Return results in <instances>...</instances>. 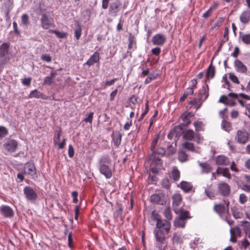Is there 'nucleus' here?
<instances>
[{"label":"nucleus","instance_id":"nucleus-1","mask_svg":"<svg viewBox=\"0 0 250 250\" xmlns=\"http://www.w3.org/2000/svg\"><path fill=\"white\" fill-rule=\"evenodd\" d=\"M99 170L101 174L106 178L109 179L112 177V170L110 167L111 160L108 156H104L100 160Z\"/></svg>","mask_w":250,"mask_h":250},{"label":"nucleus","instance_id":"nucleus-2","mask_svg":"<svg viewBox=\"0 0 250 250\" xmlns=\"http://www.w3.org/2000/svg\"><path fill=\"white\" fill-rule=\"evenodd\" d=\"M154 220L157 221L156 226L157 229H163L166 234H167L170 230L171 225L169 222L167 220H161L159 215L155 211L152 213Z\"/></svg>","mask_w":250,"mask_h":250},{"label":"nucleus","instance_id":"nucleus-3","mask_svg":"<svg viewBox=\"0 0 250 250\" xmlns=\"http://www.w3.org/2000/svg\"><path fill=\"white\" fill-rule=\"evenodd\" d=\"M249 134L245 130H238L237 131L235 140L238 144H245L249 140Z\"/></svg>","mask_w":250,"mask_h":250},{"label":"nucleus","instance_id":"nucleus-4","mask_svg":"<svg viewBox=\"0 0 250 250\" xmlns=\"http://www.w3.org/2000/svg\"><path fill=\"white\" fill-rule=\"evenodd\" d=\"M23 192L26 199L29 201H34L38 198L37 193L29 186H26L24 188Z\"/></svg>","mask_w":250,"mask_h":250},{"label":"nucleus","instance_id":"nucleus-5","mask_svg":"<svg viewBox=\"0 0 250 250\" xmlns=\"http://www.w3.org/2000/svg\"><path fill=\"white\" fill-rule=\"evenodd\" d=\"M217 189L220 194L223 196H229L230 193V187L226 183L220 182L217 185Z\"/></svg>","mask_w":250,"mask_h":250},{"label":"nucleus","instance_id":"nucleus-6","mask_svg":"<svg viewBox=\"0 0 250 250\" xmlns=\"http://www.w3.org/2000/svg\"><path fill=\"white\" fill-rule=\"evenodd\" d=\"M183 138L185 140L191 141L194 139L197 143L200 142V136L198 133H195L192 129H188L183 132Z\"/></svg>","mask_w":250,"mask_h":250},{"label":"nucleus","instance_id":"nucleus-7","mask_svg":"<svg viewBox=\"0 0 250 250\" xmlns=\"http://www.w3.org/2000/svg\"><path fill=\"white\" fill-rule=\"evenodd\" d=\"M41 15V26L42 28L44 29H48L53 25V20L50 19L47 14L44 12H42Z\"/></svg>","mask_w":250,"mask_h":250},{"label":"nucleus","instance_id":"nucleus-8","mask_svg":"<svg viewBox=\"0 0 250 250\" xmlns=\"http://www.w3.org/2000/svg\"><path fill=\"white\" fill-rule=\"evenodd\" d=\"M167 38L165 35L162 34H157L152 38V42L155 45H163L166 42Z\"/></svg>","mask_w":250,"mask_h":250},{"label":"nucleus","instance_id":"nucleus-9","mask_svg":"<svg viewBox=\"0 0 250 250\" xmlns=\"http://www.w3.org/2000/svg\"><path fill=\"white\" fill-rule=\"evenodd\" d=\"M165 195L163 193L154 194L150 197V201L155 204L164 205L166 202L164 200Z\"/></svg>","mask_w":250,"mask_h":250},{"label":"nucleus","instance_id":"nucleus-10","mask_svg":"<svg viewBox=\"0 0 250 250\" xmlns=\"http://www.w3.org/2000/svg\"><path fill=\"white\" fill-rule=\"evenodd\" d=\"M172 207L175 211L177 213V208L180 206L182 202V197L180 193H175L172 196Z\"/></svg>","mask_w":250,"mask_h":250},{"label":"nucleus","instance_id":"nucleus-11","mask_svg":"<svg viewBox=\"0 0 250 250\" xmlns=\"http://www.w3.org/2000/svg\"><path fill=\"white\" fill-rule=\"evenodd\" d=\"M17 145V142L15 140H10L3 145V147L8 152H14L16 150Z\"/></svg>","mask_w":250,"mask_h":250},{"label":"nucleus","instance_id":"nucleus-12","mask_svg":"<svg viewBox=\"0 0 250 250\" xmlns=\"http://www.w3.org/2000/svg\"><path fill=\"white\" fill-rule=\"evenodd\" d=\"M230 233L231 235L230 241L232 242L235 243L236 242L237 237L241 236V231L238 226H236L230 229Z\"/></svg>","mask_w":250,"mask_h":250},{"label":"nucleus","instance_id":"nucleus-13","mask_svg":"<svg viewBox=\"0 0 250 250\" xmlns=\"http://www.w3.org/2000/svg\"><path fill=\"white\" fill-rule=\"evenodd\" d=\"M0 210L5 217L10 218L14 215L13 209L8 206L2 205L0 208Z\"/></svg>","mask_w":250,"mask_h":250},{"label":"nucleus","instance_id":"nucleus-14","mask_svg":"<svg viewBox=\"0 0 250 250\" xmlns=\"http://www.w3.org/2000/svg\"><path fill=\"white\" fill-rule=\"evenodd\" d=\"M25 172L32 177H36V169L33 163H27L25 167Z\"/></svg>","mask_w":250,"mask_h":250},{"label":"nucleus","instance_id":"nucleus-15","mask_svg":"<svg viewBox=\"0 0 250 250\" xmlns=\"http://www.w3.org/2000/svg\"><path fill=\"white\" fill-rule=\"evenodd\" d=\"M234 65L237 72L241 73H246L247 68L240 60L238 59L235 60Z\"/></svg>","mask_w":250,"mask_h":250},{"label":"nucleus","instance_id":"nucleus-16","mask_svg":"<svg viewBox=\"0 0 250 250\" xmlns=\"http://www.w3.org/2000/svg\"><path fill=\"white\" fill-rule=\"evenodd\" d=\"M10 47L9 43L4 42L0 46V59L4 60L5 56L8 54Z\"/></svg>","mask_w":250,"mask_h":250},{"label":"nucleus","instance_id":"nucleus-17","mask_svg":"<svg viewBox=\"0 0 250 250\" xmlns=\"http://www.w3.org/2000/svg\"><path fill=\"white\" fill-rule=\"evenodd\" d=\"M213 209L221 217H223V215L226 213H228V210L222 204L215 205L213 207Z\"/></svg>","mask_w":250,"mask_h":250},{"label":"nucleus","instance_id":"nucleus-18","mask_svg":"<svg viewBox=\"0 0 250 250\" xmlns=\"http://www.w3.org/2000/svg\"><path fill=\"white\" fill-rule=\"evenodd\" d=\"M100 60V54L98 52H95L91 56L90 58L85 62V64L88 66H91L95 63L98 62Z\"/></svg>","mask_w":250,"mask_h":250},{"label":"nucleus","instance_id":"nucleus-19","mask_svg":"<svg viewBox=\"0 0 250 250\" xmlns=\"http://www.w3.org/2000/svg\"><path fill=\"white\" fill-rule=\"evenodd\" d=\"M154 233L156 240L161 244H163L165 241V234L162 230L156 229H155Z\"/></svg>","mask_w":250,"mask_h":250},{"label":"nucleus","instance_id":"nucleus-20","mask_svg":"<svg viewBox=\"0 0 250 250\" xmlns=\"http://www.w3.org/2000/svg\"><path fill=\"white\" fill-rule=\"evenodd\" d=\"M238 98V95L236 94L233 93H230L229 94L226 104L230 106H235L236 104L234 101L233 99H237Z\"/></svg>","mask_w":250,"mask_h":250},{"label":"nucleus","instance_id":"nucleus-21","mask_svg":"<svg viewBox=\"0 0 250 250\" xmlns=\"http://www.w3.org/2000/svg\"><path fill=\"white\" fill-rule=\"evenodd\" d=\"M57 73L56 71L53 70L52 71L50 74V75L48 76H46L44 78L43 80V83L45 85H50L51 84L53 81L54 79L55 78Z\"/></svg>","mask_w":250,"mask_h":250},{"label":"nucleus","instance_id":"nucleus-22","mask_svg":"<svg viewBox=\"0 0 250 250\" xmlns=\"http://www.w3.org/2000/svg\"><path fill=\"white\" fill-rule=\"evenodd\" d=\"M240 20L244 24L248 23L250 21V12L244 11L240 16Z\"/></svg>","mask_w":250,"mask_h":250},{"label":"nucleus","instance_id":"nucleus-23","mask_svg":"<svg viewBox=\"0 0 250 250\" xmlns=\"http://www.w3.org/2000/svg\"><path fill=\"white\" fill-rule=\"evenodd\" d=\"M205 193L207 196H208L209 199H214L217 193L215 191V189L212 188V186H209L206 189H205Z\"/></svg>","mask_w":250,"mask_h":250},{"label":"nucleus","instance_id":"nucleus-24","mask_svg":"<svg viewBox=\"0 0 250 250\" xmlns=\"http://www.w3.org/2000/svg\"><path fill=\"white\" fill-rule=\"evenodd\" d=\"M180 187L185 192H188L193 188L192 185L186 181H182L180 184Z\"/></svg>","mask_w":250,"mask_h":250},{"label":"nucleus","instance_id":"nucleus-25","mask_svg":"<svg viewBox=\"0 0 250 250\" xmlns=\"http://www.w3.org/2000/svg\"><path fill=\"white\" fill-rule=\"evenodd\" d=\"M216 164L218 165L228 166L229 164V159L224 156H219L216 158Z\"/></svg>","mask_w":250,"mask_h":250},{"label":"nucleus","instance_id":"nucleus-26","mask_svg":"<svg viewBox=\"0 0 250 250\" xmlns=\"http://www.w3.org/2000/svg\"><path fill=\"white\" fill-rule=\"evenodd\" d=\"M216 173L218 175H222L224 177H227L228 179L231 178V175L229 172V169L227 168H222L219 167L216 170Z\"/></svg>","mask_w":250,"mask_h":250},{"label":"nucleus","instance_id":"nucleus-27","mask_svg":"<svg viewBox=\"0 0 250 250\" xmlns=\"http://www.w3.org/2000/svg\"><path fill=\"white\" fill-rule=\"evenodd\" d=\"M184 127V126L183 125H179L175 126L174 128L171 130V133H174L176 137H178L183 133Z\"/></svg>","mask_w":250,"mask_h":250},{"label":"nucleus","instance_id":"nucleus-28","mask_svg":"<svg viewBox=\"0 0 250 250\" xmlns=\"http://www.w3.org/2000/svg\"><path fill=\"white\" fill-rule=\"evenodd\" d=\"M122 135L119 132H117L112 135V140L114 144L119 146L121 143Z\"/></svg>","mask_w":250,"mask_h":250},{"label":"nucleus","instance_id":"nucleus-29","mask_svg":"<svg viewBox=\"0 0 250 250\" xmlns=\"http://www.w3.org/2000/svg\"><path fill=\"white\" fill-rule=\"evenodd\" d=\"M170 177L175 181L179 180L180 177V172L176 167H172Z\"/></svg>","mask_w":250,"mask_h":250},{"label":"nucleus","instance_id":"nucleus-30","mask_svg":"<svg viewBox=\"0 0 250 250\" xmlns=\"http://www.w3.org/2000/svg\"><path fill=\"white\" fill-rule=\"evenodd\" d=\"M215 73V67L210 64L208 67L207 73L206 77L208 79H212L214 77Z\"/></svg>","mask_w":250,"mask_h":250},{"label":"nucleus","instance_id":"nucleus-31","mask_svg":"<svg viewBox=\"0 0 250 250\" xmlns=\"http://www.w3.org/2000/svg\"><path fill=\"white\" fill-rule=\"evenodd\" d=\"M29 98H41L44 99L43 94L37 89L32 91L29 95Z\"/></svg>","mask_w":250,"mask_h":250},{"label":"nucleus","instance_id":"nucleus-32","mask_svg":"<svg viewBox=\"0 0 250 250\" xmlns=\"http://www.w3.org/2000/svg\"><path fill=\"white\" fill-rule=\"evenodd\" d=\"M120 3L119 2L112 3L109 7V12L111 13L116 14L119 11V7Z\"/></svg>","mask_w":250,"mask_h":250},{"label":"nucleus","instance_id":"nucleus-33","mask_svg":"<svg viewBox=\"0 0 250 250\" xmlns=\"http://www.w3.org/2000/svg\"><path fill=\"white\" fill-rule=\"evenodd\" d=\"M199 166L202 169V172L204 173H208L211 170V167L207 163H199Z\"/></svg>","mask_w":250,"mask_h":250},{"label":"nucleus","instance_id":"nucleus-34","mask_svg":"<svg viewBox=\"0 0 250 250\" xmlns=\"http://www.w3.org/2000/svg\"><path fill=\"white\" fill-rule=\"evenodd\" d=\"M203 93L199 94V95L200 100L202 101H205L208 96V86L203 87Z\"/></svg>","mask_w":250,"mask_h":250},{"label":"nucleus","instance_id":"nucleus-35","mask_svg":"<svg viewBox=\"0 0 250 250\" xmlns=\"http://www.w3.org/2000/svg\"><path fill=\"white\" fill-rule=\"evenodd\" d=\"M240 38L246 44H250V34H243L240 33Z\"/></svg>","mask_w":250,"mask_h":250},{"label":"nucleus","instance_id":"nucleus-36","mask_svg":"<svg viewBox=\"0 0 250 250\" xmlns=\"http://www.w3.org/2000/svg\"><path fill=\"white\" fill-rule=\"evenodd\" d=\"M221 126L222 128L227 132H229L231 129V123L225 120L222 121Z\"/></svg>","mask_w":250,"mask_h":250},{"label":"nucleus","instance_id":"nucleus-37","mask_svg":"<svg viewBox=\"0 0 250 250\" xmlns=\"http://www.w3.org/2000/svg\"><path fill=\"white\" fill-rule=\"evenodd\" d=\"M182 147L191 151H194L195 148L193 144L186 142L182 144Z\"/></svg>","mask_w":250,"mask_h":250},{"label":"nucleus","instance_id":"nucleus-38","mask_svg":"<svg viewBox=\"0 0 250 250\" xmlns=\"http://www.w3.org/2000/svg\"><path fill=\"white\" fill-rule=\"evenodd\" d=\"M188 155L186 152L181 150L178 153V159L181 162H184L188 160Z\"/></svg>","mask_w":250,"mask_h":250},{"label":"nucleus","instance_id":"nucleus-39","mask_svg":"<svg viewBox=\"0 0 250 250\" xmlns=\"http://www.w3.org/2000/svg\"><path fill=\"white\" fill-rule=\"evenodd\" d=\"M231 211L233 216L236 219L241 218L243 216V213L236 207L232 208Z\"/></svg>","mask_w":250,"mask_h":250},{"label":"nucleus","instance_id":"nucleus-40","mask_svg":"<svg viewBox=\"0 0 250 250\" xmlns=\"http://www.w3.org/2000/svg\"><path fill=\"white\" fill-rule=\"evenodd\" d=\"M82 34V27L80 23H77L76 29L75 30V37L78 40L80 39Z\"/></svg>","mask_w":250,"mask_h":250},{"label":"nucleus","instance_id":"nucleus-41","mask_svg":"<svg viewBox=\"0 0 250 250\" xmlns=\"http://www.w3.org/2000/svg\"><path fill=\"white\" fill-rule=\"evenodd\" d=\"M182 120L183 122L182 125H183L184 126H188L190 123V121L189 118V116L188 114H183L181 116Z\"/></svg>","mask_w":250,"mask_h":250},{"label":"nucleus","instance_id":"nucleus-42","mask_svg":"<svg viewBox=\"0 0 250 250\" xmlns=\"http://www.w3.org/2000/svg\"><path fill=\"white\" fill-rule=\"evenodd\" d=\"M180 211V216L179 218L185 220L186 219L189 218V212L187 210L181 209Z\"/></svg>","mask_w":250,"mask_h":250},{"label":"nucleus","instance_id":"nucleus-43","mask_svg":"<svg viewBox=\"0 0 250 250\" xmlns=\"http://www.w3.org/2000/svg\"><path fill=\"white\" fill-rule=\"evenodd\" d=\"M186 222L185 220L179 218L174 222V225L178 228H184Z\"/></svg>","mask_w":250,"mask_h":250},{"label":"nucleus","instance_id":"nucleus-44","mask_svg":"<svg viewBox=\"0 0 250 250\" xmlns=\"http://www.w3.org/2000/svg\"><path fill=\"white\" fill-rule=\"evenodd\" d=\"M164 215L168 220H171L172 218V215L170 211L169 207L166 208L164 211Z\"/></svg>","mask_w":250,"mask_h":250},{"label":"nucleus","instance_id":"nucleus-45","mask_svg":"<svg viewBox=\"0 0 250 250\" xmlns=\"http://www.w3.org/2000/svg\"><path fill=\"white\" fill-rule=\"evenodd\" d=\"M248 201V198L244 193H241L239 195V202L241 204H245Z\"/></svg>","mask_w":250,"mask_h":250},{"label":"nucleus","instance_id":"nucleus-46","mask_svg":"<svg viewBox=\"0 0 250 250\" xmlns=\"http://www.w3.org/2000/svg\"><path fill=\"white\" fill-rule=\"evenodd\" d=\"M194 126L195 130L197 131H200L203 130V125L201 122H195L194 123Z\"/></svg>","mask_w":250,"mask_h":250},{"label":"nucleus","instance_id":"nucleus-47","mask_svg":"<svg viewBox=\"0 0 250 250\" xmlns=\"http://www.w3.org/2000/svg\"><path fill=\"white\" fill-rule=\"evenodd\" d=\"M7 129L4 126H0V137H4L8 134Z\"/></svg>","mask_w":250,"mask_h":250},{"label":"nucleus","instance_id":"nucleus-48","mask_svg":"<svg viewBox=\"0 0 250 250\" xmlns=\"http://www.w3.org/2000/svg\"><path fill=\"white\" fill-rule=\"evenodd\" d=\"M22 23L25 25H27L29 22V17L27 14H24L21 16Z\"/></svg>","mask_w":250,"mask_h":250},{"label":"nucleus","instance_id":"nucleus-49","mask_svg":"<svg viewBox=\"0 0 250 250\" xmlns=\"http://www.w3.org/2000/svg\"><path fill=\"white\" fill-rule=\"evenodd\" d=\"M250 244V243L247 239H245L243 240L241 242V249L243 250H246Z\"/></svg>","mask_w":250,"mask_h":250},{"label":"nucleus","instance_id":"nucleus-50","mask_svg":"<svg viewBox=\"0 0 250 250\" xmlns=\"http://www.w3.org/2000/svg\"><path fill=\"white\" fill-rule=\"evenodd\" d=\"M93 114H94L93 112H90V113H88L87 115V117H85L83 119V121L85 122H89L90 123H92L93 117Z\"/></svg>","mask_w":250,"mask_h":250},{"label":"nucleus","instance_id":"nucleus-51","mask_svg":"<svg viewBox=\"0 0 250 250\" xmlns=\"http://www.w3.org/2000/svg\"><path fill=\"white\" fill-rule=\"evenodd\" d=\"M229 29L228 27H226L225 28L224 33L223 35V37L224 38V40L222 41L223 42H226L228 41L229 40Z\"/></svg>","mask_w":250,"mask_h":250},{"label":"nucleus","instance_id":"nucleus-52","mask_svg":"<svg viewBox=\"0 0 250 250\" xmlns=\"http://www.w3.org/2000/svg\"><path fill=\"white\" fill-rule=\"evenodd\" d=\"M159 139V136H158L156 139H155L151 143V149L152 151V154H154L155 153L154 149L156 147V146L157 145L158 140Z\"/></svg>","mask_w":250,"mask_h":250},{"label":"nucleus","instance_id":"nucleus-53","mask_svg":"<svg viewBox=\"0 0 250 250\" xmlns=\"http://www.w3.org/2000/svg\"><path fill=\"white\" fill-rule=\"evenodd\" d=\"M156 78V77L154 76L153 74H151L149 75L145 80V83L147 84L150 83L152 80H155Z\"/></svg>","mask_w":250,"mask_h":250},{"label":"nucleus","instance_id":"nucleus-54","mask_svg":"<svg viewBox=\"0 0 250 250\" xmlns=\"http://www.w3.org/2000/svg\"><path fill=\"white\" fill-rule=\"evenodd\" d=\"M229 78L233 83L237 84L239 83L238 78L235 75L233 74H230L229 75Z\"/></svg>","mask_w":250,"mask_h":250},{"label":"nucleus","instance_id":"nucleus-55","mask_svg":"<svg viewBox=\"0 0 250 250\" xmlns=\"http://www.w3.org/2000/svg\"><path fill=\"white\" fill-rule=\"evenodd\" d=\"M61 133H62L61 130H59L57 132V136L55 137V138L54 139V143L55 145H56L57 143H58V142H59L60 137L61 136Z\"/></svg>","mask_w":250,"mask_h":250},{"label":"nucleus","instance_id":"nucleus-56","mask_svg":"<svg viewBox=\"0 0 250 250\" xmlns=\"http://www.w3.org/2000/svg\"><path fill=\"white\" fill-rule=\"evenodd\" d=\"M129 43H128V48H131L132 47L133 43L134 42V37L131 34H130V36L128 39Z\"/></svg>","mask_w":250,"mask_h":250},{"label":"nucleus","instance_id":"nucleus-57","mask_svg":"<svg viewBox=\"0 0 250 250\" xmlns=\"http://www.w3.org/2000/svg\"><path fill=\"white\" fill-rule=\"evenodd\" d=\"M68 153V155L70 158H72L73 157L74 154V148L71 145H70L69 146Z\"/></svg>","mask_w":250,"mask_h":250},{"label":"nucleus","instance_id":"nucleus-58","mask_svg":"<svg viewBox=\"0 0 250 250\" xmlns=\"http://www.w3.org/2000/svg\"><path fill=\"white\" fill-rule=\"evenodd\" d=\"M56 35L58 38L62 39L66 38L67 34L65 32H61L57 30Z\"/></svg>","mask_w":250,"mask_h":250},{"label":"nucleus","instance_id":"nucleus-59","mask_svg":"<svg viewBox=\"0 0 250 250\" xmlns=\"http://www.w3.org/2000/svg\"><path fill=\"white\" fill-rule=\"evenodd\" d=\"M162 185L163 187L167 188L170 187L169 180L167 179L163 180Z\"/></svg>","mask_w":250,"mask_h":250},{"label":"nucleus","instance_id":"nucleus-60","mask_svg":"<svg viewBox=\"0 0 250 250\" xmlns=\"http://www.w3.org/2000/svg\"><path fill=\"white\" fill-rule=\"evenodd\" d=\"M72 196L73 197V202L74 203H77L78 202V193L77 191H73L72 192Z\"/></svg>","mask_w":250,"mask_h":250},{"label":"nucleus","instance_id":"nucleus-61","mask_svg":"<svg viewBox=\"0 0 250 250\" xmlns=\"http://www.w3.org/2000/svg\"><path fill=\"white\" fill-rule=\"evenodd\" d=\"M41 58L43 61L48 62H49L51 61V57L48 55H42Z\"/></svg>","mask_w":250,"mask_h":250},{"label":"nucleus","instance_id":"nucleus-62","mask_svg":"<svg viewBox=\"0 0 250 250\" xmlns=\"http://www.w3.org/2000/svg\"><path fill=\"white\" fill-rule=\"evenodd\" d=\"M240 52L239 48L238 47L236 46L234 48V52L232 53L231 56L234 58H237Z\"/></svg>","mask_w":250,"mask_h":250},{"label":"nucleus","instance_id":"nucleus-63","mask_svg":"<svg viewBox=\"0 0 250 250\" xmlns=\"http://www.w3.org/2000/svg\"><path fill=\"white\" fill-rule=\"evenodd\" d=\"M152 53L155 55H159L161 52V49L159 47H155L151 50Z\"/></svg>","mask_w":250,"mask_h":250},{"label":"nucleus","instance_id":"nucleus-64","mask_svg":"<svg viewBox=\"0 0 250 250\" xmlns=\"http://www.w3.org/2000/svg\"><path fill=\"white\" fill-rule=\"evenodd\" d=\"M31 79L30 78H24L22 80V83L25 85H29L31 83Z\"/></svg>","mask_w":250,"mask_h":250}]
</instances>
